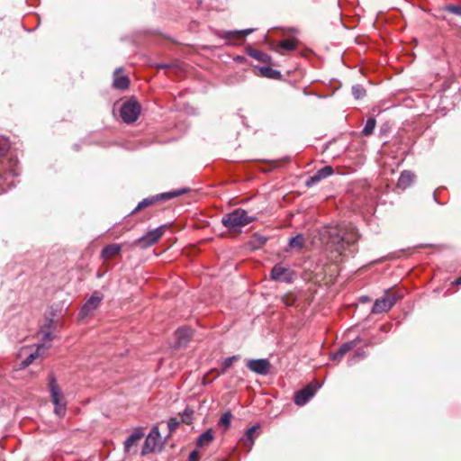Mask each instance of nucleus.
I'll use <instances>...</instances> for the list:
<instances>
[{
	"instance_id": "1",
	"label": "nucleus",
	"mask_w": 461,
	"mask_h": 461,
	"mask_svg": "<svg viewBox=\"0 0 461 461\" xmlns=\"http://www.w3.org/2000/svg\"><path fill=\"white\" fill-rule=\"evenodd\" d=\"M10 144L6 138L0 136V158H2L9 149ZM17 161L9 159L5 162L4 174L0 173V194L5 192L10 185H13V180L9 178L18 176Z\"/></svg>"
},
{
	"instance_id": "2",
	"label": "nucleus",
	"mask_w": 461,
	"mask_h": 461,
	"mask_svg": "<svg viewBox=\"0 0 461 461\" xmlns=\"http://www.w3.org/2000/svg\"><path fill=\"white\" fill-rule=\"evenodd\" d=\"M256 219V216L249 215L246 210L238 208L225 214L221 219V223L230 231H240L242 227L247 226Z\"/></svg>"
},
{
	"instance_id": "3",
	"label": "nucleus",
	"mask_w": 461,
	"mask_h": 461,
	"mask_svg": "<svg viewBox=\"0 0 461 461\" xmlns=\"http://www.w3.org/2000/svg\"><path fill=\"white\" fill-rule=\"evenodd\" d=\"M330 240L328 245L330 249L342 253L346 249L347 246L354 244L358 240V234L354 227H349L348 231L343 234L339 233L336 230L330 231Z\"/></svg>"
},
{
	"instance_id": "4",
	"label": "nucleus",
	"mask_w": 461,
	"mask_h": 461,
	"mask_svg": "<svg viewBox=\"0 0 461 461\" xmlns=\"http://www.w3.org/2000/svg\"><path fill=\"white\" fill-rule=\"evenodd\" d=\"M49 389L51 402L54 404L55 414L59 418L64 417L67 411V402L52 373L49 375Z\"/></svg>"
},
{
	"instance_id": "5",
	"label": "nucleus",
	"mask_w": 461,
	"mask_h": 461,
	"mask_svg": "<svg viewBox=\"0 0 461 461\" xmlns=\"http://www.w3.org/2000/svg\"><path fill=\"white\" fill-rule=\"evenodd\" d=\"M189 191L188 188H179L173 191L162 193L160 194H158L156 196L145 198L142 201H140L136 208L132 211L131 213H134L140 210H142L149 205H152L155 202L158 200H169L175 197H177L179 195H182Z\"/></svg>"
},
{
	"instance_id": "6",
	"label": "nucleus",
	"mask_w": 461,
	"mask_h": 461,
	"mask_svg": "<svg viewBox=\"0 0 461 461\" xmlns=\"http://www.w3.org/2000/svg\"><path fill=\"white\" fill-rule=\"evenodd\" d=\"M140 105L134 99L124 102L120 109V115L125 123L134 122L140 116Z\"/></svg>"
},
{
	"instance_id": "7",
	"label": "nucleus",
	"mask_w": 461,
	"mask_h": 461,
	"mask_svg": "<svg viewBox=\"0 0 461 461\" xmlns=\"http://www.w3.org/2000/svg\"><path fill=\"white\" fill-rule=\"evenodd\" d=\"M398 296L395 293L386 292L384 296L375 301L372 312L375 314L386 312L396 303Z\"/></svg>"
},
{
	"instance_id": "8",
	"label": "nucleus",
	"mask_w": 461,
	"mask_h": 461,
	"mask_svg": "<svg viewBox=\"0 0 461 461\" xmlns=\"http://www.w3.org/2000/svg\"><path fill=\"white\" fill-rule=\"evenodd\" d=\"M161 444V437L158 427H153L147 436L141 449V454L147 455L156 451Z\"/></svg>"
},
{
	"instance_id": "9",
	"label": "nucleus",
	"mask_w": 461,
	"mask_h": 461,
	"mask_svg": "<svg viewBox=\"0 0 461 461\" xmlns=\"http://www.w3.org/2000/svg\"><path fill=\"white\" fill-rule=\"evenodd\" d=\"M246 366L251 372L259 375H267L271 367V364L267 358L249 359Z\"/></svg>"
},
{
	"instance_id": "10",
	"label": "nucleus",
	"mask_w": 461,
	"mask_h": 461,
	"mask_svg": "<svg viewBox=\"0 0 461 461\" xmlns=\"http://www.w3.org/2000/svg\"><path fill=\"white\" fill-rule=\"evenodd\" d=\"M270 278L275 281L290 283L293 279V272L289 267H284L282 264H276L271 270Z\"/></svg>"
},
{
	"instance_id": "11",
	"label": "nucleus",
	"mask_w": 461,
	"mask_h": 461,
	"mask_svg": "<svg viewBox=\"0 0 461 461\" xmlns=\"http://www.w3.org/2000/svg\"><path fill=\"white\" fill-rule=\"evenodd\" d=\"M165 226H159L152 230H149L146 235L138 240V243L142 248H148L158 241L164 233Z\"/></svg>"
},
{
	"instance_id": "12",
	"label": "nucleus",
	"mask_w": 461,
	"mask_h": 461,
	"mask_svg": "<svg viewBox=\"0 0 461 461\" xmlns=\"http://www.w3.org/2000/svg\"><path fill=\"white\" fill-rule=\"evenodd\" d=\"M102 299H103V296L98 292H95L91 295V297L83 305V307L80 311L81 317L85 318L88 314H90L92 312H94L95 309H97Z\"/></svg>"
},
{
	"instance_id": "13",
	"label": "nucleus",
	"mask_w": 461,
	"mask_h": 461,
	"mask_svg": "<svg viewBox=\"0 0 461 461\" xmlns=\"http://www.w3.org/2000/svg\"><path fill=\"white\" fill-rule=\"evenodd\" d=\"M316 389L312 384L307 385L303 389L298 391L294 395V403L298 406L306 404L314 395Z\"/></svg>"
},
{
	"instance_id": "14",
	"label": "nucleus",
	"mask_w": 461,
	"mask_h": 461,
	"mask_svg": "<svg viewBox=\"0 0 461 461\" xmlns=\"http://www.w3.org/2000/svg\"><path fill=\"white\" fill-rule=\"evenodd\" d=\"M334 170L331 166H325L307 179L306 185L311 187L319 183L321 180L331 176Z\"/></svg>"
},
{
	"instance_id": "15",
	"label": "nucleus",
	"mask_w": 461,
	"mask_h": 461,
	"mask_svg": "<svg viewBox=\"0 0 461 461\" xmlns=\"http://www.w3.org/2000/svg\"><path fill=\"white\" fill-rule=\"evenodd\" d=\"M144 433L141 429H136L133 433H131L124 442V451L127 453H131L133 447H137L139 441L143 438Z\"/></svg>"
},
{
	"instance_id": "16",
	"label": "nucleus",
	"mask_w": 461,
	"mask_h": 461,
	"mask_svg": "<svg viewBox=\"0 0 461 461\" xmlns=\"http://www.w3.org/2000/svg\"><path fill=\"white\" fill-rule=\"evenodd\" d=\"M193 333L192 330L187 327H182L176 330V338L177 339L176 347L181 348L186 345L191 339Z\"/></svg>"
},
{
	"instance_id": "17",
	"label": "nucleus",
	"mask_w": 461,
	"mask_h": 461,
	"mask_svg": "<svg viewBox=\"0 0 461 461\" xmlns=\"http://www.w3.org/2000/svg\"><path fill=\"white\" fill-rule=\"evenodd\" d=\"M259 429V425H254L250 428H249L243 438L240 439V442L248 447V450H251L254 441H255V432Z\"/></svg>"
},
{
	"instance_id": "18",
	"label": "nucleus",
	"mask_w": 461,
	"mask_h": 461,
	"mask_svg": "<svg viewBox=\"0 0 461 461\" xmlns=\"http://www.w3.org/2000/svg\"><path fill=\"white\" fill-rule=\"evenodd\" d=\"M414 179L415 175L412 172L409 170H404L400 175V177L397 182V187L404 190L414 182Z\"/></svg>"
},
{
	"instance_id": "19",
	"label": "nucleus",
	"mask_w": 461,
	"mask_h": 461,
	"mask_svg": "<svg viewBox=\"0 0 461 461\" xmlns=\"http://www.w3.org/2000/svg\"><path fill=\"white\" fill-rule=\"evenodd\" d=\"M122 247L119 244L113 243L105 246L101 252V257L107 260L114 258L121 252Z\"/></svg>"
},
{
	"instance_id": "20",
	"label": "nucleus",
	"mask_w": 461,
	"mask_h": 461,
	"mask_svg": "<svg viewBox=\"0 0 461 461\" xmlns=\"http://www.w3.org/2000/svg\"><path fill=\"white\" fill-rule=\"evenodd\" d=\"M122 70V68H117L114 71V79H113V86L117 89L124 90L128 88L129 86V78L126 76H119V72Z\"/></svg>"
},
{
	"instance_id": "21",
	"label": "nucleus",
	"mask_w": 461,
	"mask_h": 461,
	"mask_svg": "<svg viewBox=\"0 0 461 461\" xmlns=\"http://www.w3.org/2000/svg\"><path fill=\"white\" fill-rule=\"evenodd\" d=\"M44 350V346L39 345L34 352L31 353L26 358H24L22 361L21 366L23 368L29 366L35 359H37L43 354Z\"/></svg>"
},
{
	"instance_id": "22",
	"label": "nucleus",
	"mask_w": 461,
	"mask_h": 461,
	"mask_svg": "<svg viewBox=\"0 0 461 461\" xmlns=\"http://www.w3.org/2000/svg\"><path fill=\"white\" fill-rule=\"evenodd\" d=\"M213 439V434L212 429H208L202 433L196 441V444L199 447H203L208 446Z\"/></svg>"
},
{
	"instance_id": "23",
	"label": "nucleus",
	"mask_w": 461,
	"mask_h": 461,
	"mask_svg": "<svg viewBox=\"0 0 461 461\" xmlns=\"http://www.w3.org/2000/svg\"><path fill=\"white\" fill-rule=\"evenodd\" d=\"M277 48L278 49H276V51L281 54H283V52L279 49L292 51L297 48V41L294 39L284 40L279 42V45Z\"/></svg>"
},
{
	"instance_id": "24",
	"label": "nucleus",
	"mask_w": 461,
	"mask_h": 461,
	"mask_svg": "<svg viewBox=\"0 0 461 461\" xmlns=\"http://www.w3.org/2000/svg\"><path fill=\"white\" fill-rule=\"evenodd\" d=\"M361 341H362L361 338L360 337H357L355 339L342 344L339 348V351H340V353L344 357L348 351H350L352 348H354Z\"/></svg>"
},
{
	"instance_id": "25",
	"label": "nucleus",
	"mask_w": 461,
	"mask_h": 461,
	"mask_svg": "<svg viewBox=\"0 0 461 461\" xmlns=\"http://www.w3.org/2000/svg\"><path fill=\"white\" fill-rule=\"evenodd\" d=\"M361 341H362L361 338L360 337H357L355 339L342 344L339 348V351H340V353L344 357L348 351H350L352 348H354Z\"/></svg>"
},
{
	"instance_id": "26",
	"label": "nucleus",
	"mask_w": 461,
	"mask_h": 461,
	"mask_svg": "<svg viewBox=\"0 0 461 461\" xmlns=\"http://www.w3.org/2000/svg\"><path fill=\"white\" fill-rule=\"evenodd\" d=\"M304 237L302 234H298L289 240L288 245L291 249H302L304 247Z\"/></svg>"
},
{
	"instance_id": "27",
	"label": "nucleus",
	"mask_w": 461,
	"mask_h": 461,
	"mask_svg": "<svg viewBox=\"0 0 461 461\" xmlns=\"http://www.w3.org/2000/svg\"><path fill=\"white\" fill-rule=\"evenodd\" d=\"M254 32V29H245L240 31H232L228 32L226 34L227 39H241L246 37L247 35L252 33Z\"/></svg>"
},
{
	"instance_id": "28",
	"label": "nucleus",
	"mask_w": 461,
	"mask_h": 461,
	"mask_svg": "<svg viewBox=\"0 0 461 461\" xmlns=\"http://www.w3.org/2000/svg\"><path fill=\"white\" fill-rule=\"evenodd\" d=\"M375 125H376L375 119L373 117L368 118L365 123L363 130H362L363 135L370 136L373 133Z\"/></svg>"
},
{
	"instance_id": "29",
	"label": "nucleus",
	"mask_w": 461,
	"mask_h": 461,
	"mask_svg": "<svg viewBox=\"0 0 461 461\" xmlns=\"http://www.w3.org/2000/svg\"><path fill=\"white\" fill-rule=\"evenodd\" d=\"M231 419H232V413L228 411H225L220 418L219 420V422H218V425L219 426H222L225 428V429H227L230 425V422H231Z\"/></svg>"
},
{
	"instance_id": "30",
	"label": "nucleus",
	"mask_w": 461,
	"mask_h": 461,
	"mask_svg": "<svg viewBox=\"0 0 461 461\" xmlns=\"http://www.w3.org/2000/svg\"><path fill=\"white\" fill-rule=\"evenodd\" d=\"M352 95L356 99H361L366 95V89L360 85L353 86Z\"/></svg>"
},
{
	"instance_id": "31",
	"label": "nucleus",
	"mask_w": 461,
	"mask_h": 461,
	"mask_svg": "<svg viewBox=\"0 0 461 461\" xmlns=\"http://www.w3.org/2000/svg\"><path fill=\"white\" fill-rule=\"evenodd\" d=\"M267 240V238L261 235H255L253 240L251 241L252 247L254 249H258L263 246Z\"/></svg>"
},
{
	"instance_id": "32",
	"label": "nucleus",
	"mask_w": 461,
	"mask_h": 461,
	"mask_svg": "<svg viewBox=\"0 0 461 461\" xmlns=\"http://www.w3.org/2000/svg\"><path fill=\"white\" fill-rule=\"evenodd\" d=\"M238 359H239L238 356H232V357H229L225 358L222 363L221 374H223L228 368H230L232 366V364L235 361H237Z\"/></svg>"
},
{
	"instance_id": "33",
	"label": "nucleus",
	"mask_w": 461,
	"mask_h": 461,
	"mask_svg": "<svg viewBox=\"0 0 461 461\" xmlns=\"http://www.w3.org/2000/svg\"><path fill=\"white\" fill-rule=\"evenodd\" d=\"M444 10L453 14L461 16V5H447L444 7Z\"/></svg>"
},
{
	"instance_id": "34",
	"label": "nucleus",
	"mask_w": 461,
	"mask_h": 461,
	"mask_svg": "<svg viewBox=\"0 0 461 461\" xmlns=\"http://www.w3.org/2000/svg\"><path fill=\"white\" fill-rule=\"evenodd\" d=\"M179 425H180V422L176 418H171L167 421V427H168L169 432H173L174 430H176Z\"/></svg>"
},
{
	"instance_id": "35",
	"label": "nucleus",
	"mask_w": 461,
	"mask_h": 461,
	"mask_svg": "<svg viewBox=\"0 0 461 461\" xmlns=\"http://www.w3.org/2000/svg\"><path fill=\"white\" fill-rule=\"evenodd\" d=\"M261 73L265 77H272L274 74H280L278 71L272 69L269 67L261 68Z\"/></svg>"
},
{
	"instance_id": "36",
	"label": "nucleus",
	"mask_w": 461,
	"mask_h": 461,
	"mask_svg": "<svg viewBox=\"0 0 461 461\" xmlns=\"http://www.w3.org/2000/svg\"><path fill=\"white\" fill-rule=\"evenodd\" d=\"M249 55L252 58H254L258 60H260V61H264V57L266 56L264 53H262L259 50H253V51L249 52Z\"/></svg>"
},
{
	"instance_id": "37",
	"label": "nucleus",
	"mask_w": 461,
	"mask_h": 461,
	"mask_svg": "<svg viewBox=\"0 0 461 461\" xmlns=\"http://www.w3.org/2000/svg\"><path fill=\"white\" fill-rule=\"evenodd\" d=\"M342 357H343V356L340 353V351H339V349L336 352L331 354V359L332 360L339 361V360L342 359Z\"/></svg>"
},
{
	"instance_id": "38",
	"label": "nucleus",
	"mask_w": 461,
	"mask_h": 461,
	"mask_svg": "<svg viewBox=\"0 0 461 461\" xmlns=\"http://www.w3.org/2000/svg\"><path fill=\"white\" fill-rule=\"evenodd\" d=\"M188 459H189V461H198L197 452L196 451L191 452L190 455H189Z\"/></svg>"
},
{
	"instance_id": "39",
	"label": "nucleus",
	"mask_w": 461,
	"mask_h": 461,
	"mask_svg": "<svg viewBox=\"0 0 461 461\" xmlns=\"http://www.w3.org/2000/svg\"><path fill=\"white\" fill-rule=\"evenodd\" d=\"M365 357V354H364V351H362V350H357L355 355V358L356 357Z\"/></svg>"
},
{
	"instance_id": "40",
	"label": "nucleus",
	"mask_w": 461,
	"mask_h": 461,
	"mask_svg": "<svg viewBox=\"0 0 461 461\" xmlns=\"http://www.w3.org/2000/svg\"><path fill=\"white\" fill-rule=\"evenodd\" d=\"M453 284H454V285H461V276H460L457 279H456V280L453 282Z\"/></svg>"
}]
</instances>
